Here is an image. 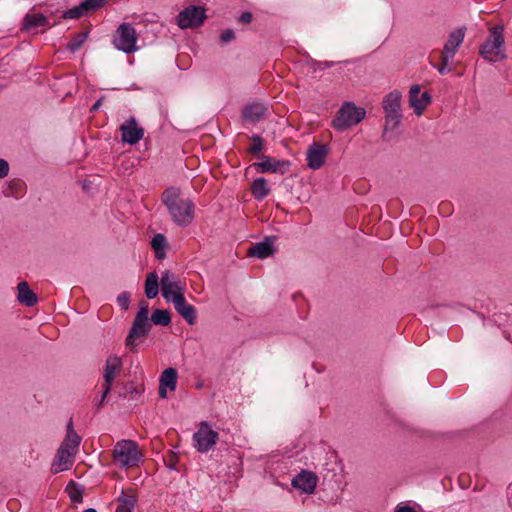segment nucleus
Segmentation results:
<instances>
[{
	"label": "nucleus",
	"instance_id": "f257e3e1",
	"mask_svg": "<svg viewBox=\"0 0 512 512\" xmlns=\"http://www.w3.org/2000/svg\"><path fill=\"white\" fill-rule=\"evenodd\" d=\"M181 190L176 186L167 187L161 201L167 208L171 220L180 227H187L194 219V203L191 199H181Z\"/></svg>",
	"mask_w": 512,
	"mask_h": 512
},
{
	"label": "nucleus",
	"instance_id": "f03ea898",
	"mask_svg": "<svg viewBox=\"0 0 512 512\" xmlns=\"http://www.w3.org/2000/svg\"><path fill=\"white\" fill-rule=\"evenodd\" d=\"M503 32L504 26L502 24H496L489 28L488 38L479 47V55L484 60L495 63L498 60L506 59L507 55L502 50L505 43Z\"/></svg>",
	"mask_w": 512,
	"mask_h": 512
},
{
	"label": "nucleus",
	"instance_id": "7ed1b4c3",
	"mask_svg": "<svg viewBox=\"0 0 512 512\" xmlns=\"http://www.w3.org/2000/svg\"><path fill=\"white\" fill-rule=\"evenodd\" d=\"M365 114V109L356 107L352 102H346L333 118L332 127L337 131H344L358 124L365 117Z\"/></svg>",
	"mask_w": 512,
	"mask_h": 512
},
{
	"label": "nucleus",
	"instance_id": "20e7f679",
	"mask_svg": "<svg viewBox=\"0 0 512 512\" xmlns=\"http://www.w3.org/2000/svg\"><path fill=\"white\" fill-rule=\"evenodd\" d=\"M114 460L120 463L121 467L137 466L142 454L138 445L133 440L118 441L113 450Z\"/></svg>",
	"mask_w": 512,
	"mask_h": 512
},
{
	"label": "nucleus",
	"instance_id": "39448f33",
	"mask_svg": "<svg viewBox=\"0 0 512 512\" xmlns=\"http://www.w3.org/2000/svg\"><path fill=\"white\" fill-rule=\"evenodd\" d=\"M112 42L117 50L126 54L134 53L139 49L136 30L130 23L124 22L117 27Z\"/></svg>",
	"mask_w": 512,
	"mask_h": 512
},
{
	"label": "nucleus",
	"instance_id": "423d86ee",
	"mask_svg": "<svg viewBox=\"0 0 512 512\" xmlns=\"http://www.w3.org/2000/svg\"><path fill=\"white\" fill-rule=\"evenodd\" d=\"M207 18L202 6L190 5L179 12L176 23L181 29L197 28Z\"/></svg>",
	"mask_w": 512,
	"mask_h": 512
},
{
	"label": "nucleus",
	"instance_id": "0eeeda50",
	"mask_svg": "<svg viewBox=\"0 0 512 512\" xmlns=\"http://www.w3.org/2000/svg\"><path fill=\"white\" fill-rule=\"evenodd\" d=\"M195 448L201 453L208 452L217 442L218 433L211 429L207 422H202L194 433Z\"/></svg>",
	"mask_w": 512,
	"mask_h": 512
},
{
	"label": "nucleus",
	"instance_id": "6e6552de",
	"mask_svg": "<svg viewBox=\"0 0 512 512\" xmlns=\"http://www.w3.org/2000/svg\"><path fill=\"white\" fill-rule=\"evenodd\" d=\"M160 284L162 297L166 301H170L172 296L176 294H184L185 285L181 282L176 274L170 272L169 270L162 272Z\"/></svg>",
	"mask_w": 512,
	"mask_h": 512
},
{
	"label": "nucleus",
	"instance_id": "1a4fd4ad",
	"mask_svg": "<svg viewBox=\"0 0 512 512\" xmlns=\"http://www.w3.org/2000/svg\"><path fill=\"white\" fill-rule=\"evenodd\" d=\"M152 324L150 320L134 319L125 339V346L132 352H137V338L146 337L150 333Z\"/></svg>",
	"mask_w": 512,
	"mask_h": 512
},
{
	"label": "nucleus",
	"instance_id": "9d476101",
	"mask_svg": "<svg viewBox=\"0 0 512 512\" xmlns=\"http://www.w3.org/2000/svg\"><path fill=\"white\" fill-rule=\"evenodd\" d=\"M329 153L328 146L313 142L309 145L306 152L307 166L310 169L317 170L323 166Z\"/></svg>",
	"mask_w": 512,
	"mask_h": 512
},
{
	"label": "nucleus",
	"instance_id": "9b49d317",
	"mask_svg": "<svg viewBox=\"0 0 512 512\" xmlns=\"http://www.w3.org/2000/svg\"><path fill=\"white\" fill-rule=\"evenodd\" d=\"M173 304L176 312L189 324L194 325L197 319L196 308L188 304L184 294H176L169 301Z\"/></svg>",
	"mask_w": 512,
	"mask_h": 512
},
{
	"label": "nucleus",
	"instance_id": "f8f14e48",
	"mask_svg": "<svg viewBox=\"0 0 512 512\" xmlns=\"http://www.w3.org/2000/svg\"><path fill=\"white\" fill-rule=\"evenodd\" d=\"M122 142L134 145L144 136V129L139 127L134 117H130L120 126Z\"/></svg>",
	"mask_w": 512,
	"mask_h": 512
},
{
	"label": "nucleus",
	"instance_id": "ddd939ff",
	"mask_svg": "<svg viewBox=\"0 0 512 512\" xmlns=\"http://www.w3.org/2000/svg\"><path fill=\"white\" fill-rule=\"evenodd\" d=\"M317 481L315 473L302 470L292 479L291 485L302 493L311 494L316 488Z\"/></svg>",
	"mask_w": 512,
	"mask_h": 512
},
{
	"label": "nucleus",
	"instance_id": "4468645a",
	"mask_svg": "<svg viewBox=\"0 0 512 512\" xmlns=\"http://www.w3.org/2000/svg\"><path fill=\"white\" fill-rule=\"evenodd\" d=\"M81 444V437L75 432L72 418L69 419L66 426V436L61 443V451H66L69 457H74Z\"/></svg>",
	"mask_w": 512,
	"mask_h": 512
},
{
	"label": "nucleus",
	"instance_id": "2eb2a0df",
	"mask_svg": "<svg viewBox=\"0 0 512 512\" xmlns=\"http://www.w3.org/2000/svg\"><path fill=\"white\" fill-rule=\"evenodd\" d=\"M420 86L413 85L409 90V104L414 109V112L417 116H420L423 113V110L429 105L432 101L431 95L426 91L421 94Z\"/></svg>",
	"mask_w": 512,
	"mask_h": 512
},
{
	"label": "nucleus",
	"instance_id": "dca6fc26",
	"mask_svg": "<svg viewBox=\"0 0 512 512\" xmlns=\"http://www.w3.org/2000/svg\"><path fill=\"white\" fill-rule=\"evenodd\" d=\"M122 367V360L120 357L115 355H110L107 357L105 366H104V372H103V379L104 384L103 387H106V392L111 391V387L115 378V375L117 372L120 371Z\"/></svg>",
	"mask_w": 512,
	"mask_h": 512
},
{
	"label": "nucleus",
	"instance_id": "f3484780",
	"mask_svg": "<svg viewBox=\"0 0 512 512\" xmlns=\"http://www.w3.org/2000/svg\"><path fill=\"white\" fill-rule=\"evenodd\" d=\"M274 236L265 237L263 241L252 244L248 249V255L258 259H265L276 251L274 247Z\"/></svg>",
	"mask_w": 512,
	"mask_h": 512
},
{
	"label": "nucleus",
	"instance_id": "a211bd4d",
	"mask_svg": "<svg viewBox=\"0 0 512 512\" xmlns=\"http://www.w3.org/2000/svg\"><path fill=\"white\" fill-rule=\"evenodd\" d=\"M267 111V107L258 102L247 104L242 111V118L248 123H257L264 116Z\"/></svg>",
	"mask_w": 512,
	"mask_h": 512
},
{
	"label": "nucleus",
	"instance_id": "6ab92c4d",
	"mask_svg": "<svg viewBox=\"0 0 512 512\" xmlns=\"http://www.w3.org/2000/svg\"><path fill=\"white\" fill-rule=\"evenodd\" d=\"M382 107L385 115L402 114L401 113V93L392 91L388 93L382 101Z\"/></svg>",
	"mask_w": 512,
	"mask_h": 512
},
{
	"label": "nucleus",
	"instance_id": "aec40b11",
	"mask_svg": "<svg viewBox=\"0 0 512 512\" xmlns=\"http://www.w3.org/2000/svg\"><path fill=\"white\" fill-rule=\"evenodd\" d=\"M117 503L116 512H133L137 503V495L131 489L128 491L123 490L117 498Z\"/></svg>",
	"mask_w": 512,
	"mask_h": 512
},
{
	"label": "nucleus",
	"instance_id": "412c9836",
	"mask_svg": "<svg viewBox=\"0 0 512 512\" xmlns=\"http://www.w3.org/2000/svg\"><path fill=\"white\" fill-rule=\"evenodd\" d=\"M402 114L385 115V124L381 138L383 141L389 142L394 138V130L397 129L401 123Z\"/></svg>",
	"mask_w": 512,
	"mask_h": 512
},
{
	"label": "nucleus",
	"instance_id": "4be33fe9",
	"mask_svg": "<svg viewBox=\"0 0 512 512\" xmlns=\"http://www.w3.org/2000/svg\"><path fill=\"white\" fill-rule=\"evenodd\" d=\"M17 300L28 307L33 306L37 303V295L29 288V285L25 281H21L17 285Z\"/></svg>",
	"mask_w": 512,
	"mask_h": 512
},
{
	"label": "nucleus",
	"instance_id": "5701e85b",
	"mask_svg": "<svg viewBox=\"0 0 512 512\" xmlns=\"http://www.w3.org/2000/svg\"><path fill=\"white\" fill-rule=\"evenodd\" d=\"M73 458L74 457H69L66 451H61V448H59L51 467L52 473L56 474L60 471L69 469L73 464Z\"/></svg>",
	"mask_w": 512,
	"mask_h": 512
},
{
	"label": "nucleus",
	"instance_id": "b1692460",
	"mask_svg": "<svg viewBox=\"0 0 512 512\" xmlns=\"http://www.w3.org/2000/svg\"><path fill=\"white\" fill-rule=\"evenodd\" d=\"M251 193L258 201L266 198L270 193V188L268 187L266 179L263 177L254 179L251 183Z\"/></svg>",
	"mask_w": 512,
	"mask_h": 512
},
{
	"label": "nucleus",
	"instance_id": "393cba45",
	"mask_svg": "<svg viewBox=\"0 0 512 512\" xmlns=\"http://www.w3.org/2000/svg\"><path fill=\"white\" fill-rule=\"evenodd\" d=\"M48 19L41 13L27 14L22 23V29L30 31L36 27L46 26Z\"/></svg>",
	"mask_w": 512,
	"mask_h": 512
},
{
	"label": "nucleus",
	"instance_id": "a878e982",
	"mask_svg": "<svg viewBox=\"0 0 512 512\" xmlns=\"http://www.w3.org/2000/svg\"><path fill=\"white\" fill-rule=\"evenodd\" d=\"M65 492L68 494L70 500L74 504H80L83 502L84 486L71 480L66 488Z\"/></svg>",
	"mask_w": 512,
	"mask_h": 512
},
{
	"label": "nucleus",
	"instance_id": "bb28decb",
	"mask_svg": "<svg viewBox=\"0 0 512 512\" xmlns=\"http://www.w3.org/2000/svg\"><path fill=\"white\" fill-rule=\"evenodd\" d=\"M177 376V370L169 367L162 372L159 383L162 386H167L170 391H174L177 386Z\"/></svg>",
	"mask_w": 512,
	"mask_h": 512
},
{
	"label": "nucleus",
	"instance_id": "cd10ccee",
	"mask_svg": "<svg viewBox=\"0 0 512 512\" xmlns=\"http://www.w3.org/2000/svg\"><path fill=\"white\" fill-rule=\"evenodd\" d=\"M159 293L158 275L151 272L145 281V295L148 299H154Z\"/></svg>",
	"mask_w": 512,
	"mask_h": 512
},
{
	"label": "nucleus",
	"instance_id": "c85d7f7f",
	"mask_svg": "<svg viewBox=\"0 0 512 512\" xmlns=\"http://www.w3.org/2000/svg\"><path fill=\"white\" fill-rule=\"evenodd\" d=\"M465 27H460L455 30H453L445 43V46H448L449 48H452L454 50H458V47L462 44L464 37H465Z\"/></svg>",
	"mask_w": 512,
	"mask_h": 512
},
{
	"label": "nucleus",
	"instance_id": "c756f323",
	"mask_svg": "<svg viewBox=\"0 0 512 512\" xmlns=\"http://www.w3.org/2000/svg\"><path fill=\"white\" fill-rule=\"evenodd\" d=\"M151 324L168 326L171 323V315L168 310L155 309L150 318Z\"/></svg>",
	"mask_w": 512,
	"mask_h": 512
},
{
	"label": "nucleus",
	"instance_id": "7c9ffc66",
	"mask_svg": "<svg viewBox=\"0 0 512 512\" xmlns=\"http://www.w3.org/2000/svg\"><path fill=\"white\" fill-rule=\"evenodd\" d=\"M88 37V32H80L77 33L67 44V49L72 53H75L80 49L83 43L86 41Z\"/></svg>",
	"mask_w": 512,
	"mask_h": 512
},
{
	"label": "nucleus",
	"instance_id": "2f4dec72",
	"mask_svg": "<svg viewBox=\"0 0 512 512\" xmlns=\"http://www.w3.org/2000/svg\"><path fill=\"white\" fill-rule=\"evenodd\" d=\"M259 162H254L251 166L259 173L271 172V157L267 155L259 156Z\"/></svg>",
	"mask_w": 512,
	"mask_h": 512
},
{
	"label": "nucleus",
	"instance_id": "473e14b6",
	"mask_svg": "<svg viewBox=\"0 0 512 512\" xmlns=\"http://www.w3.org/2000/svg\"><path fill=\"white\" fill-rule=\"evenodd\" d=\"M291 166V162L289 160H278L271 158V173H279L281 175L288 172Z\"/></svg>",
	"mask_w": 512,
	"mask_h": 512
},
{
	"label": "nucleus",
	"instance_id": "72a5a7b5",
	"mask_svg": "<svg viewBox=\"0 0 512 512\" xmlns=\"http://www.w3.org/2000/svg\"><path fill=\"white\" fill-rule=\"evenodd\" d=\"M107 0H84L81 2V8L87 13L101 8Z\"/></svg>",
	"mask_w": 512,
	"mask_h": 512
},
{
	"label": "nucleus",
	"instance_id": "f704fd0d",
	"mask_svg": "<svg viewBox=\"0 0 512 512\" xmlns=\"http://www.w3.org/2000/svg\"><path fill=\"white\" fill-rule=\"evenodd\" d=\"M124 393H120V396L127 398L128 400H136L140 395V391L137 389L133 382H129L124 386Z\"/></svg>",
	"mask_w": 512,
	"mask_h": 512
},
{
	"label": "nucleus",
	"instance_id": "c9c22d12",
	"mask_svg": "<svg viewBox=\"0 0 512 512\" xmlns=\"http://www.w3.org/2000/svg\"><path fill=\"white\" fill-rule=\"evenodd\" d=\"M250 139L252 141V145L248 149V152L250 154L256 155L263 149L264 140L261 136L257 134H253Z\"/></svg>",
	"mask_w": 512,
	"mask_h": 512
},
{
	"label": "nucleus",
	"instance_id": "e433bc0d",
	"mask_svg": "<svg viewBox=\"0 0 512 512\" xmlns=\"http://www.w3.org/2000/svg\"><path fill=\"white\" fill-rule=\"evenodd\" d=\"M86 12L83 8H81V3L71 9H68L63 13V18H69V19H77L83 15H85Z\"/></svg>",
	"mask_w": 512,
	"mask_h": 512
},
{
	"label": "nucleus",
	"instance_id": "4c0bfd02",
	"mask_svg": "<svg viewBox=\"0 0 512 512\" xmlns=\"http://www.w3.org/2000/svg\"><path fill=\"white\" fill-rule=\"evenodd\" d=\"M149 304L145 300L139 302V310L134 319L150 320L149 317Z\"/></svg>",
	"mask_w": 512,
	"mask_h": 512
},
{
	"label": "nucleus",
	"instance_id": "58836bf2",
	"mask_svg": "<svg viewBox=\"0 0 512 512\" xmlns=\"http://www.w3.org/2000/svg\"><path fill=\"white\" fill-rule=\"evenodd\" d=\"M166 245V238L163 234H156L151 241L153 250H162Z\"/></svg>",
	"mask_w": 512,
	"mask_h": 512
},
{
	"label": "nucleus",
	"instance_id": "ea45409f",
	"mask_svg": "<svg viewBox=\"0 0 512 512\" xmlns=\"http://www.w3.org/2000/svg\"><path fill=\"white\" fill-rule=\"evenodd\" d=\"M117 303L123 310H127L130 303V294L126 291L119 294L117 297Z\"/></svg>",
	"mask_w": 512,
	"mask_h": 512
},
{
	"label": "nucleus",
	"instance_id": "a19ab883",
	"mask_svg": "<svg viewBox=\"0 0 512 512\" xmlns=\"http://www.w3.org/2000/svg\"><path fill=\"white\" fill-rule=\"evenodd\" d=\"M235 39V33L232 29H226L220 35V41L222 44H226Z\"/></svg>",
	"mask_w": 512,
	"mask_h": 512
},
{
	"label": "nucleus",
	"instance_id": "79ce46f5",
	"mask_svg": "<svg viewBox=\"0 0 512 512\" xmlns=\"http://www.w3.org/2000/svg\"><path fill=\"white\" fill-rule=\"evenodd\" d=\"M435 69H437L438 73L443 75V74H446L448 72H450V69L448 68V64H449V61H446L444 60L443 57H441V63L439 65H436L434 63H430Z\"/></svg>",
	"mask_w": 512,
	"mask_h": 512
},
{
	"label": "nucleus",
	"instance_id": "37998d69",
	"mask_svg": "<svg viewBox=\"0 0 512 512\" xmlns=\"http://www.w3.org/2000/svg\"><path fill=\"white\" fill-rule=\"evenodd\" d=\"M456 52V50L444 45L441 57L444 58L445 62L450 61L455 56Z\"/></svg>",
	"mask_w": 512,
	"mask_h": 512
},
{
	"label": "nucleus",
	"instance_id": "c03bdc74",
	"mask_svg": "<svg viewBox=\"0 0 512 512\" xmlns=\"http://www.w3.org/2000/svg\"><path fill=\"white\" fill-rule=\"evenodd\" d=\"M9 163L4 160L0 159V178H4L9 174Z\"/></svg>",
	"mask_w": 512,
	"mask_h": 512
},
{
	"label": "nucleus",
	"instance_id": "a18cd8bd",
	"mask_svg": "<svg viewBox=\"0 0 512 512\" xmlns=\"http://www.w3.org/2000/svg\"><path fill=\"white\" fill-rule=\"evenodd\" d=\"M253 19V15L251 12H248V11H245L243 12L240 17H239V21L243 24H249L251 23Z\"/></svg>",
	"mask_w": 512,
	"mask_h": 512
},
{
	"label": "nucleus",
	"instance_id": "49530a36",
	"mask_svg": "<svg viewBox=\"0 0 512 512\" xmlns=\"http://www.w3.org/2000/svg\"><path fill=\"white\" fill-rule=\"evenodd\" d=\"M108 394H109V392H106V387H103L102 395H101L100 399L96 403L97 409H99L103 405V403H104V401H105V399H106Z\"/></svg>",
	"mask_w": 512,
	"mask_h": 512
},
{
	"label": "nucleus",
	"instance_id": "de8ad7c7",
	"mask_svg": "<svg viewBox=\"0 0 512 512\" xmlns=\"http://www.w3.org/2000/svg\"><path fill=\"white\" fill-rule=\"evenodd\" d=\"M395 512H416V510L409 505H404V506H398L396 508Z\"/></svg>",
	"mask_w": 512,
	"mask_h": 512
},
{
	"label": "nucleus",
	"instance_id": "09e8293b",
	"mask_svg": "<svg viewBox=\"0 0 512 512\" xmlns=\"http://www.w3.org/2000/svg\"><path fill=\"white\" fill-rule=\"evenodd\" d=\"M316 65L318 66V68L320 70H325V69H328V68L332 67L333 62H328V61L318 62V63H316Z\"/></svg>",
	"mask_w": 512,
	"mask_h": 512
},
{
	"label": "nucleus",
	"instance_id": "8fccbe9b",
	"mask_svg": "<svg viewBox=\"0 0 512 512\" xmlns=\"http://www.w3.org/2000/svg\"><path fill=\"white\" fill-rule=\"evenodd\" d=\"M166 389H167V386H162L160 383H159V389H158V393H159V396L161 398H166L167 396V392H166Z\"/></svg>",
	"mask_w": 512,
	"mask_h": 512
},
{
	"label": "nucleus",
	"instance_id": "3c124183",
	"mask_svg": "<svg viewBox=\"0 0 512 512\" xmlns=\"http://www.w3.org/2000/svg\"><path fill=\"white\" fill-rule=\"evenodd\" d=\"M175 465H176V456H175V454H171L170 455V459H169V463L167 464V466L170 469H175Z\"/></svg>",
	"mask_w": 512,
	"mask_h": 512
},
{
	"label": "nucleus",
	"instance_id": "603ef678",
	"mask_svg": "<svg viewBox=\"0 0 512 512\" xmlns=\"http://www.w3.org/2000/svg\"><path fill=\"white\" fill-rule=\"evenodd\" d=\"M155 251V256L157 259H162L165 257V251L164 249L162 250H154Z\"/></svg>",
	"mask_w": 512,
	"mask_h": 512
},
{
	"label": "nucleus",
	"instance_id": "864d4df0",
	"mask_svg": "<svg viewBox=\"0 0 512 512\" xmlns=\"http://www.w3.org/2000/svg\"><path fill=\"white\" fill-rule=\"evenodd\" d=\"M100 103H101V100L96 101V102L92 105V107H91V112H95V111H97V110H98V108H99V106H100Z\"/></svg>",
	"mask_w": 512,
	"mask_h": 512
},
{
	"label": "nucleus",
	"instance_id": "5fc2aeb1",
	"mask_svg": "<svg viewBox=\"0 0 512 512\" xmlns=\"http://www.w3.org/2000/svg\"><path fill=\"white\" fill-rule=\"evenodd\" d=\"M1 88H2V87L0 86V89H1Z\"/></svg>",
	"mask_w": 512,
	"mask_h": 512
}]
</instances>
